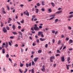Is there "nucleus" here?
Masks as SVG:
<instances>
[{
	"label": "nucleus",
	"mask_w": 73,
	"mask_h": 73,
	"mask_svg": "<svg viewBox=\"0 0 73 73\" xmlns=\"http://www.w3.org/2000/svg\"><path fill=\"white\" fill-rule=\"evenodd\" d=\"M2 53L4 54L5 53V48H3L2 50Z\"/></svg>",
	"instance_id": "16"
},
{
	"label": "nucleus",
	"mask_w": 73,
	"mask_h": 73,
	"mask_svg": "<svg viewBox=\"0 0 73 73\" xmlns=\"http://www.w3.org/2000/svg\"><path fill=\"white\" fill-rule=\"evenodd\" d=\"M36 5H37V6H38V7H39V6H40V3H38L36 4Z\"/></svg>",
	"instance_id": "29"
},
{
	"label": "nucleus",
	"mask_w": 73,
	"mask_h": 73,
	"mask_svg": "<svg viewBox=\"0 0 73 73\" xmlns=\"http://www.w3.org/2000/svg\"><path fill=\"white\" fill-rule=\"evenodd\" d=\"M9 54H6V57L7 58H8V57H9Z\"/></svg>",
	"instance_id": "41"
},
{
	"label": "nucleus",
	"mask_w": 73,
	"mask_h": 73,
	"mask_svg": "<svg viewBox=\"0 0 73 73\" xmlns=\"http://www.w3.org/2000/svg\"><path fill=\"white\" fill-rule=\"evenodd\" d=\"M19 33H20V34H21V36H22L23 35V33H22L21 32H19Z\"/></svg>",
	"instance_id": "44"
},
{
	"label": "nucleus",
	"mask_w": 73,
	"mask_h": 73,
	"mask_svg": "<svg viewBox=\"0 0 73 73\" xmlns=\"http://www.w3.org/2000/svg\"><path fill=\"white\" fill-rule=\"evenodd\" d=\"M36 45V44L35 43H33V46H35Z\"/></svg>",
	"instance_id": "63"
},
{
	"label": "nucleus",
	"mask_w": 73,
	"mask_h": 73,
	"mask_svg": "<svg viewBox=\"0 0 73 73\" xmlns=\"http://www.w3.org/2000/svg\"><path fill=\"white\" fill-rule=\"evenodd\" d=\"M40 41H43L45 40V39H42L41 38H40Z\"/></svg>",
	"instance_id": "13"
},
{
	"label": "nucleus",
	"mask_w": 73,
	"mask_h": 73,
	"mask_svg": "<svg viewBox=\"0 0 73 73\" xmlns=\"http://www.w3.org/2000/svg\"><path fill=\"white\" fill-rule=\"evenodd\" d=\"M19 71L20 72V73H23V72H22V71H21V69H20L19 70Z\"/></svg>",
	"instance_id": "53"
},
{
	"label": "nucleus",
	"mask_w": 73,
	"mask_h": 73,
	"mask_svg": "<svg viewBox=\"0 0 73 73\" xmlns=\"http://www.w3.org/2000/svg\"><path fill=\"white\" fill-rule=\"evenodd\" d=\"M52 33H55V31L52 30Z\"/></svg>",
	"instance_id": "54"
},
{
	"label": "nucleus",
	"mask_w": 73,
	"mask_h": 73,
	"mask_svg": "<svg viewBox=\"0 0 73 73\" xmlns=\"http://www.w3.org/2000/svg\"><path fill=\"white\" fill-rule=\"evenodd\" d=\"M25 31V29H23L22 30H21V31L22 32H24Z\"/></svg>",
	"instance_id": "64"
},
{
	"label": "nucleus",
	"mask_w": 73,
	"mask_h": 73,
	"mask_svg": "<svg viewBox=\"0 0 73 73\" xmlns=\"http://www.w3.org/2000/svg\"><path fill=\"white\" fill-rule=\"evenodd\" d=\"M12 33H13V35H17V33L16 32H13Z\"/></svg>",
	"instance_id": "12"
},
{
	"label": "nucleus",
	"mask_w": 73,
	"mask_h": 73,
	"mask_svg": "<svg viewBox=\"0 0 73 73\" xmlns=\"http://www.w3.org/2000/svg\"><path fill=\"white\" fill-rule=\"evenodd\" d=\"M38 57L35 58H34L33 60L34 62H37V60H38Z\"/></svg>",
	"instance_id": "4"
},
{
	"label": "nucleus",
	"mask_w": 73,
	"mask_h": 73,
	"mask_svg": "<svg viewBox=\"0 0 73 73\" xmlns=\"http://www.w3.org/2000/svg\"><path fill=\"white\" fill-rule=\"evenodd\" d=\"M41 10L42 12H44V11H45V9H44V8H42L41 9Z\"/></svg>",
	"instance_id": "32"
},
{
	"label": "nucleus",
	"mask_w": 73,
	"mask_h": 73,
	"mask_svg": "<svg viewBox=\"0 0 73 73\" xmlns=\"http://www.w3.org/2000/svg\"><path fill=\"white\" fill-rule=\"evenodd\" d=\"M41 70L42 72H45V68H42L41 69Z\"/></svg>",
	"instance_id": "31"
},
{
	"label": "nucleus",
	"mask_w": 73,
	"mask_h": 73,
	"mask_svg": "<svg viewBox=\"0 0 73 73\" xmlns=\"http://www.w3.org/2000/svg\"><path fill=\"white\" fill-rule=\"evenodd\" d=\"M18 29H20L21 28V27L20 26H19L18 27Z\"/></svg>",
	"instance_id": "46"
},
{
	"label": "nucleus",
	"mask_w": 73,
	"mask_h": 73,
	"mask_svg": "<svg viewBox=\"0 0 73 73\" xmlns=\"http://www.w3.org/2000/svg\"><path fill=\"white\" fill-rule=\"evenodd\" d=\"M3 71H4V72H5V71H6V70H5V68H3Z\"/></svg>",
	"instance_id": "58"
},
{
	"label": "nucleus",
	"mask_w": 73,
	"mask_h": 73,
	"mask_svg": "<svg viewBox=\"0 0 73 73\" xmlns=\"http://www.w3.org/2000/svg\"><path fill=\"white\" fill-rule=\"evenodd\" d=\"M4 33H7V30L5 29V27H3L2 29Z\"/></svg>",
	"instance_id": "3"
},
{
	"label": "nucleus",
	"mask_w": 73,
	"mask_h": 73,
	"mask_svg": "<svg viewBox=\"0 0 73 73\" xmlns=\"http://www.w3.org/2000/svg\"><path fill=\"white\" fill-rule=\"evenodd\" d=\"M54 17H53L51 18L50 19H49V20H53V19H54Z\"/></svg>",
	"instance_id": "28"
},
{
	"label": "nucleus",
	"mask_w": 73,
	"mask_h": 73,
	"mask_svg": "<svg viewBox=\"0 0 73 73\" xmlns=\"http://www.w3.org/2000/svg\"><path fill=\"white\" fill-rule=\"evenodd\" d=\"M45 48H47L48 47V44H46L45 46Z\"/></svg>",
	"instance_id": "61"
},
{
	"label": "nucleus",
	"mask_w": 73,
	"mask_h": 73,
	"mask_svg": "<svg viewBox=\"0 0 73 73\" xmlns=\"http://www.w3.org/2000/svg\"><path fill=\"white\" fill-rule=\"evenodd\" d=\"M66 66L67 67V70H69V66H71V65H68V64H66Z\"/></svg>",
	"instance_id": "6"
},
{
	"label": "nucleus",
	"mask_w": 73,
	"mask_h": 73,
	"mask_svg": "<svg viewBox=\"0 0 73 73\" xmlns=\"http://www.w3.org/2000/svg\"><path fill=\"white\" fill-rule=\"evenodd\" d=\"M41 33H42V32H38V36H40V35H41Z\"/></svg>",
	"instance_id": "17"
},
{
	"label": "nucleus",
	"mask_w": 73,
	"mask_h": 73,
	"mask_svg": "<svg viewBox=\"0 0 73 73\" xmlns=\"http://www.w3.org/2000/svg\"><path fill=\"white\" fill-rule=\"evenodd\" d=\"M10 38H11V39H13V38H14V36H11L10 37Z\"/></svg>",
	"instance_id": "35"
},
{
	"label": "nucleus",
	"mask_w": 73,
	"mask_h": 73,
	"mask_svg": "<svg viewBox=\"0 0 73 73\" xmlns=\"http://www.w3.org/2000/svg\"><path fill=\"white\" fill-rule=\"evenodd\" d=\"M31 32L32 33H33V34H35V33L36 32H35V31H31Z\"/></svg>",
	"instance_id": "52"
},
{
	"label": "nucleus",
	"mask_w": 73,
	"mask_h": 73,
	"mask_svg": "<svg viewBox=\"0 0 73 73\" xmlns=\"http://www.w3.org/2000/svg\"><path fill=\"white\" fill-rule=\"evenodd\" d=\"M31 72L32 73H34L35 72L34 71V69H32L31 70Z\"/></svg>",
	"instance_id": "37"
},
{
	"label": "nucleus",
	"mask_w": 73,
	"mask_h": 73,
	"mask_svg": "<svg viewBox=\"0 0 73 73\" xmlns=\"http://www.w3.org/2000/svg\"><path fill=\"white\" fill-rule=\"evenodd\" d=\"M33 29L35 31H38L40 30V29L38 27H34Z\"/></svg>",
	"instance_id": "1"
},
{
	"label": "nucleus",
	"mask_w": 73,
	"mask_h": 73,
	"mask_svg": "<svg viewBox=\"0 0 73 73\" xmlns=\"http://www.w3.org/2000/svg\"><path fill=\"white\" fill-rule=\"evenodd\" d=\"M24 66V64H21L20 65V66L21 67H23Z\"/></svg>",
	"instance_id": "39"
},
{
	"label": "nucleus",
	"mask_w": 73,
	"mask_h": 73,
	"mask_svg": "<svg viewBox=\"0 0 73 73\" xmlns=\"http://www.w3.org/2000/svg\"><path fill=\"white\" fill-rule=\"evenodd\" d=\"M70 60V57H68L67 58V61L68 62H69V60Z\"/></svg>",
	"instance_id": "25"
},
{
	"label": "nucleus",
	"mask_w": 73,
	"mask_h": 73,
	"mask_svg": "<svg viewBox=\"0 0 73 73\" xmlns=\"http://www.w3.org/2000/svg\"><path fill=\"white\" fill-rule=\"evenodd\" d=\"M36 42L37 43L39 42H40V41H39V39H37L36 40Z\"/></svg>",
	"instance_id": "60"
},
{
	"label": "nucleus",
	"mask_w": 73,
	"mask_h": 73,
	"mask_svg": "<svg viewBox=\"0 0 73 73\" xmlns=\"http://www.w3.org/2000/svg\"><path fill=\"white\" fill-rule=\"evenodd\" d=\"M62 11H58L56 12L55 13L56 14H59V13H61V12H62Z\"/></svg>",
	"instance_id": "8"
},
{
	"label": "nucleus",
	"mask_w": 73,
	"mask_h": 73,
	"mask_svg": "<svg viewBox=\"0 0 73 73\" xmlns=\"http://www.w3.org/2000/svg\"><path fill=\"white\" fill-rule=\"evenodd\" d=\"M57 53H60L61 52L60 51V50H57L56 51Z\"/></svg>",
	"instance_id": "20"
},
{
	"label": "nucleus",
	"mask_w": 73,
	"mask_h": 73,
	"mask_svg": "<svg viewBox=\"0 0 73 73\" xmlns=\"http://www.w3.org/2000/svg\"><path fill=\"white\" fill-rule=\"evenodd\" d=\"M2 12H3V13H4L5 14H6V12H5V11L4 10H3Z\"/></svg>",
	"instance_id": "42"
},
{
	"label": "nucleus",
	"mask_w": 73,
	"mask_h": 73,
	"mask_svg": "<svg viewBox=\"0 0 73 73\" xmlns=\"http://www.w3.org/2000/svg\"><path fill=\"white\" fill-rule=\"evenodd\" d=\"M51 5H52V6L53 7H54V6H55V4H54V3L53 2H51Z\"/></svg>",
	"instance_id": "11"
},
{
	"label": "nucleus",
	"mask_w": 73,
	"mask_h": 73,
	"mask_svg": "<svg viewBox=\"0 0 73 73\" xmlns=\"http://www.w3.org/2000/svg\"><path fill=\"white\" fill-rule=\"evenodd\" d=\"M31 31H34V30L33 27H31Z\"/></svg>",
	"instance_id": "50"
},
{
	"label": "nucleus",
	"mask_w": 73,
	"mask_h": 73,
	"mask_svg": "<svg viewBox=\"0 0 73 73\" xmlns=\"http://www.w3.org/2000/svg\"><path fill=\"white\" fill-rule=\"evenodd\" d=\"M56 16V15L55 14L51 15L50 16V17H54V16Z\"/></svg>",
	"instance_id": "30"
},
{
	"label": "nucleus",
	"mask_w": 73,
	"mask_h": 73,
	"mask_svg": "<svg viewBox=\"0 0 73 73\" xmlns=\"http://www.w3.org/2000/svg\"><path fill=\"white\" fill-rule=\"evenodd\" d=\"M48 11H49L50 12H52V10H51V9H48Z\"/></svg>",
	"instance_id": "48"
},
{
	"label": "nucleus",
	"mask_w": 73,
	"mask_h": 73,
	"mask_svg": "<svg viewBox=\"0 0 73 73\" xmlns=\"http://www.w3.org/2000/svg\"><path fill=\"white\" fill-rule=\"evenodd\" d=\"M9 60L11 63H12V60H11L10 58H9Z\"/></svg>",
	"instance_id": "36"
},
{
	"label": "nucleus",
	"mask_w": 73,
	"mask_h": 73,
	"mask_svg": "<svg viewBox=\"0 0 73 73\" xmlns=\"http://www.w3.org/2000/svg\"><path fill=\"white\" fill-rule=\"evenodd\" d=\"M73 11H71L69 13L70 15H71V14H73Z\"/></svg>",
	"instance_id": "56"
},
{
	"label": "nucleus",
	"mask_w": 73,
	"mask_h": 73,
	"mask_svg": "<svg viewBox=\"0 0 73 73\" xmlns=\"http://www.w3.org/2000/svg\"><path fill=\"white\" fill-rule=\"evenodd\" d=\"M61 40H59L58 42V45H59V44H60L61 43Z\"/></svg>",
	"instance_id": "15"
},
{
	"label": "nucleus",
	"mask_w": 73,
	"mask_h": 73,
	"mask_svg": "<svg viewBox=\"0 0 73 73\" xmlns=\"http://www.w3.org/2000/svg\"><path fill=\"white\" fill-rule=\"evenodd\" d=\"M41 36L43 38L44 37V35H43V34H42Z\"/></svg>",
	"instance_id": "62"
},
{
	"label": "nucleus",
	"mask_w": 73,
	"mask_h": 73,
	"mask_svg": "<svg viewBox=\"0 0 73 73\" xmlns=\"http://www.w3.org/2000/svg\"><path fill=\"white\" fill-rule=\"evenodd\" d=\"M54 42H55V40L54 39H53L52 40V42L53 43H54Z\"/></svg>",
	"instance_id": "59"
},
{
	"label": "nucleus",
	"mask_w": 73,
	"mask_h": 73,
	"mask_svg": "<svg viewBox=\"0 0 73 73\" xmlns=\"http://www.w3.org/2000/svg\"><path fill=\"white\" fill-rule=\"evenodd\" d=\"M42 52V50H40L38 51V53H41Z\"/></svg>",
	"instance_id": "21"
},
{
	"label": "nucleus",
	"mask_w": 73,
	"mask_h": 73,
	"mask_svg": "<svg viewBox=\"0 0 73 73\" xmlns=\"http://www.w3.org/2000/svg\"><path fill=\"white\" fill-rule=\"evenodd\" d=\"M61 61L62 62H64L65 61V58L64 56H62L61 57Z\"/></svg>",
	"instance_id": "5"
},
{
	"label": "nucleus",
	"mask_w": 73,
	"mask_h": 73,
	"mask_svg": "<svg viewBox=\"0 0 73 73\" xmlns=\"http://www.w3.org/2000/svg\"><path fill=\"white\" fill-rule=\"evenodd\" d=\"M39 29H41L42 28V26H40L39 27Z\"/></svg>",
	"instance_id": "51"
},
{
	"label": "nucleus",
	"mask_w": 73,
	"mask_h": 73,
	"mask_svg": "<svg viewBox=\"0 0 73 73\" xmlns=\"http://www.w3.org/2000/svg\"><path fill=\"white\" fill-rule=\"evenodd\" d=\"M54 56H51L50 57V62H53V59H54Z\"/></svg>",
	"instance_id": "2"
},
{
	"label": "nucleus",
	"mask_w": 73,
	"mask_h": 73,
	"mask_svg": "<svg viewBox=\"0 0 73 73\" xmlns=\"http://www.w3.org/2000/svg\"><path fill=\"white\" fill-rule=\"evenodd\" d=\"M33 18L35 19L36 18V16L35 15H33L32 16Z\"/></svg>",
	"instance_id": "40"
},
{
	"label": "nucleus",
	"mask_w": 73,
	"mask_h": 73,
	"mask_svg": "<svg viewBox=\"0 0 73 73\" xmlns=\"http://www.w3.org/2000/svg\"><path fill=\"white\" fill-rule=\"evenodd\" d=\"M31 65H32V64H31V63L30 62L29 64V66H31Z\"/></svg>",
	"instance_id": "55"
},
{
	"label": "nucleus",
	"mask_w": 73,
	"mask_h": 73,
	"mask_svg": "<svg viewBox=\"0 0 73 73\" xmlns=\"http://www.w3.org/2000/svg\"><path fill=\"white\" fill-rule=\"evenodd\" d=\"M6 7H7V9L8 10H9V9H10L9 8V6L8 5H7Z\"/></svg>",
	"instance_id": "27"
},
{
	"label": "nucleus",
	"mask_w": 73,
	"mask_h": 73,
	"mask_svg": "<svg viewBox=\"0 0 73 73\" xmlns=\"http://www.w3.org/2000/svg\"><path fill=\"white\" fill-rule=\"evenodd\" d=\"M35 65V63L34 61H32V65Z\"/></svg>",
	"instance_id": "26"
},
{
	"label": "nucleus",
	"mask_w": 73,
	"mask_h": 73,
	"mask_svg": "<svg viewBox=\"0 0 73 73\" xmlns=\"http://www.w3.org/2000/svg\"><path fill=\"white\" fill-rule=\"evenodd\" d=\"M35 10L36 11V13H37L38 12V9H35Z\"/></svg>",
	"instance_id": "22"
},
{
	"label": "nucleus",
	"mask_w": 73,
	"mask_h": 73,
	"mask_svg": "<svg viewBox=\"0 0 73 73\" xmlns=\"http://www.w3.org/2000/svg\"><path fill=\"white\" fill-rule=\"evenodd\" d=\"M9 20L10 21H12V19L11 18H9Z\"/></svg>",
	"instance_id": "45"
},
{
	"label": "nucleus",
	"mask_w": 73,
	"mask_h": 73,
	"mask_svg": "<svg viewBox=\"0 0 73 73\" xmlns=\"http://www.w3.org/2000/svg\"><path fill=\"white\" fill-rule=\"evenodd\" d=\"M66 41H68V40H69V38L67 37L66 38Z\"/></svg>",
	"instance_id": "47"
},
{
	"label": "nucleus",
	"mask_w": 73,
	"mask_h": 73,
	"mask_svg": "<svg viewBox=\"0 0 73 73\" xmlns=\"http://www.w3.org/2000/svg\"><path fill=\"white\" fill-rule=\"evenodd\" d=\"M12 28L13 30H15V29H16V26L15 25H13L12 26Z\"/></svg>",
	"instance_id": "7"
},
{
	"label": "nucleus",
	"mask_w": 73,
	"mask_h": 73,
	"mask_svg": "<svg viewBox=\"0 0 73 73\" xmlns=\"http://www.w3.org/2000/svg\"><path fill=\"white\" fill-rule=\"evenodd\" d=\"M58 19H56L55 20V23H57V22L58 21Z\"/></svg>",
	"instance_id": "18"
},
{
	"label": "nucleus",
	"mask_w": 73,
	"mask_h": 73,
	"mask_svg": "<svg viewBox=\"0 0 73 73\" xmlns=\"http://www.w3.org/2000/svg\"><path fill=\"white\" fill-rule=\"evenodd\" d=\"M68 28L69 29H70V30H71V29H72V27H70V26H68Z\"/></svg>",
	"instance_id": "33"
},
{
	"label": "nucleus",
	"mask_w": 73,
	"mask_h": 73,
	"mask_svg": "<svg viewBox=\"0 0 73 73\" xmlns=\"http://www.w3.org/2000/svg\"><path fill=\"white\" fill-rule=\"evenodd\" d=\"M26 67H29V65L28 64H27V63H26Z\"/></svg>",
	"instance_id": "43"
},
{
	"label": "nucleus",
	"mask_w": 73,
	"mask_h": 73,
	"mask_svg": "<svg viewBox=\"0 0 73 73\" xmlns=\"http://www.w3.org/2000/svg\"><path fill=\"white\" fill-rule=\"evenodd\" d=\"M20 22L21 24H23V23H24V19H23L22 21H20Z\"/></svg>",
	"instance_id": "23"
},
{
	"label": "nucleus",
	"mask_w": 73,
	"mask_h": 73,
	"mask_svg": "<svg viewBox=\"0 0 73 73\" xmlns=\"http://www.w3.org/2000/svg\"><path fill=\"white\" fill-rule=\"evenodd\" d=\"M26 15L27 16H29V12H27L26 14Z\"/></svg>",
	"instance_id": "24"
},
{
	"label": "nucleus",
	"mask_w": 73,
	"mask_h": 73,
	"mask_svg": "<svg viewBox=\"0 0 73 73\" xmlns=\"http://www.w3.org/2000/svg\"><path fill=\"white\" fill-rule=\"evenodd\" d=\"M73 40H72L70 39L69 40V44H70L72 43H73Z\"/></svg>",
	"instance_id": "9"
},
{
	"label": "nucleus",
	"mask_w": 73,
	"mask_h": 73,
	"mask_svg": "<svg viewBox=\"0 0 73 73\" xmlns=\"http://www.w3.org/2000/svg\"><path fill=\"white\" fill-rule=\"evenodd\" d=\"M6 29H7V30H8V31H9V30H10V28H9V27H8V26L6 27Z\"/></svg>",
	"instance_id": "14"
},
{
	"label": "nucleus",
	"mask_w": 73,
	"mask_h": 73,
	"mask_svg": "<svg viewBox=\"0 0 73 73\" xmlns=\"http://www.w3.org/2000/svg\"><path fill=\"white\" fill-rule=\"evenodd\" d=\"M73 17V15L72 14L71 15H69V17H68V18H72V17Z\"/></svg>",
	"instance_id": "19"
},
{
	"label": "nucleus",
	"mask_w": 73,
	"mask_h": 73,
	"mask_svg": "<svg viewBox=\"0 0 73 73\" xmlns=\"http://www.w3.org/2000/svg\"><path fill=\"white\" fill-rule=\"evenodd\" d=\"M9 44L10 46H12V44H11V43L10 42H9Z\"/></svg>",
	"instance_id": "38"
},
{
	"label": "nucleus",
	"mask_w": 73,
	"mask_h": 73,
	"mask_svg": "<svg viewBox=\"0 0 73 73\" xmlns=\"http://www.w3.org/2000/svg\"><path fill=\"white\" fill-rule=\"evenodd\" d=\"M60 56V54H57L56 55V57H57L58 56Z\"/></svg>",
	"instance_id": "34"
},
{
	"label": "nucleus",
	"mask_w": 73,
	"mask_h": 73,
	"mask_svg": "<svg viewBox=\"0 0 73 73\" xmlns=\"http://www.w3.org/2000/svg\"><path fill=\"white\" fill-rule=\"evenodd\" d=\"M8 43L7 42H6V45H5V48H8Z\"/></svg>",
	"instance_id": "10"
},
{
	"label": "nucleus",
	"mask_w": 73,
	"mask_h": 73,
	"mask_svg": "<svg viewBox=\"0 0 73 73\" xmlns=\"http://www.w3.org/2000/svg\"><path fill=\"white\" fill-rule=\"evenodd\" d=\"M37 18H35L34 19V21H37Z\"/></svg>",
	"instance_id": "57"
},
{
	"label": "nucleus",
	"mask_w": 73,
	"mask_h": 73,
	"mask_svg": "<svg viewBox=\"0 0 73 73\" xmlns=\"http://www.w3.org/2000/svg\"><path fill=\"white\" fill-rule=\"evenodd\" d=\"M17 64L16 63H15L14 65H13V66L14 67H15V66H17Z\"/></svg>",
	"instance_id": "49"
}]
</instances>
